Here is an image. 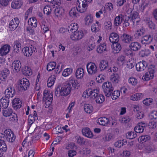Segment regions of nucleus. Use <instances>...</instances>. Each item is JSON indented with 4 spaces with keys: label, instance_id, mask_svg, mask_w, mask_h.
I'll use <instances>...</instances> for the list:
<instances>
[{
    "label": "nucleus",
    "instance_id": "nucleus-34",
    "mask_svg": "<svg viewBox=\"0 0 157 157\" xmlns=\"http://www.w3.org/2000/svg\"><path fill=\"white\" fill-rule=\"evenodd\" d=\"M23 52L24 55L26 56H31L32 53H33L31 48L30 49L28 47H25L24 50H23Z\"/></svg>",
    "mask_w": 157,
    "mask_h": 157
},
{
    "label": "nucleus",
    "instance_id": "nucleus-37",
    "mask_svg": "<svg viewBox=\"0 0 157 157\" xmlns=\"http://www.w3.org/2000/svg\"><path fill=\"white\" fill-rule=\"evenodd\" d=\"M151 139L150 136L148 135L142 136H140L138 139V140L140 141V142H142L143 143L144 142L149 141Z\"/></svg>",
    "mask_w": 157,
    "mask_h": 157
},
{
    "label": "nucleus",
    "instance_id": "nucleus-56",
    "mask_svg": "<svg viewBox=\"0 0 157 157\" xmlns=\"http://www.w3.org/2000/svg\"><path fill=\"white\" fill-rule=\"evenodd\" d=\"M38 119V117H34L32 116L31 115H30L29 116L28 121H29V123L31 124H33L34 121Z\"/></svg>",
    "mask_w": 157,
    "mask_h": 157
},
{
    "label": "nucleus",
    "instance_id": "nucleus-4",
    "mask_svg": "<svg viewBox=\"0 0 157 157\" xmlns=\"http://www.w3.org/2000/svg\"><path fill=\"white\" fill-rule=\"evenodd\" d=\"M102 88L105 96L108 97H110L113 90L111 83L109 82H105L102 85Z\"/></svg>",
    "mask_w": 157,
    "mask_h": 157
},
{
    "label": "nucleus",
    "instance_id": "nucleus-43",
    "mask_svg": "<svg viewBox=\"0 0 157 157\" xmlns=\"http://www.w3.org/2000/svg\"><path fill=\"white\" fill-rule=\"evenodd\" d=\"M85 24L86 25H89L91 24L93 21V18L91 15H88L85 18Z\"/></svg>",
    "mask_w": 157,
    "mask_h": 157
},
{
    "label": "nucleus",
    "instance_id": "nucleus-53",
    "mask_svg": "<svg viewBox=\"0 0 157 157\" xmlns=\"http://www.w3.org/2000/svg\"><path fill=\"white\" fill-rule=\"evenodd\" d=\"M117 60L119 63L123 65L125 61V57L124 56L121 55L118 57Z\"/></svg>",
    "mask_w": 157,
    "mask_h": 157
},
{
    "label": "nucleus",
    "instance_id": "nucleus-40",
    "mask_svg": "<svg viewBox=\"0 0 157 157\" xmlns=\"http://www.w3.org/2000/svg\"><path fill=\"white\" fill-rule=\"evenodd\" d=\"M84 109L85 112L87 113H90L92 112L93 108L91 105L86 104L84 105Z\"/></svg>",
    "mask_w": 157,
    "mask_h": 157
},
{
    "label": "nucleus",
    "instance_id": "nucleus-6",
    "mask_svg": "<svg viewBox=\"0 0 157 157\" xmlns=\"http://www.w3.org/2000/svg\"><path fill=\"white\" fill-rule=\"evenodd\" d=\"M30 84L29 81L26 78H22L19 80L18 88L20 91H25L29 87Z\"/></svg>",
    "mask_w": 157,
    "mask_h": 157
},
{
    "label": "nucleus",
    "instance_id": "nucleus-50",
    "mask_svg": "<svg viewBox=\"0 0 157 157\" xmlns=\"http://www.w3.org/2000/svg\"><path fill=\"white\" fill-rule=\"evenodd\" d=\"M111 94L112 96V97L111 96V97L112 98V99L116 100L120 96V91L119 90H115L113 93L112 92Z\"/></svg>",
    "mask_w": 157,
    "mask_h": 157
},
{
    "label": "nucleus",
    "instance_id": "nucleus-62",
    "mask_svg": "<svg viewBox=\"0 0 157 157\" xmlns=\"http://www.w3.org/2000/svg\"><path fill=\"white\" fill-rule=\"evenodd\" d=\"M149 128L151 129L155 128L157 126V123L154 121L150 122L149 124Z\"/></svg>",
    "mask_w": 157,
    "mask_h": 157
},
{
    "label": "nucleus",
    "instance_id": "nucleus-47",
    "mask_svg": "<svg viewBox=\"0 0 157 157\" xmlns=\"http://www.w3.org/2000/svg\"><path fill=\"white\" fill-rule=\"evenodd\" d=\"M72 69L71 68H67L64 69L62 75L65 77L68 76L72 73Z\"/></svg>",
    "mask_w": 157,
    "mask_h": 157
},
{
    "label": "nucleus",
    "instance_id": "nucleus-2",
    "mask_svg": "<svg viewBox=\"0 0 157 157\" xmlns=\"http://www.w3.org/2000/svg\"><path fill=\"white\" fill-rule=\"evenodd\" d=\"M145 32V30L143 28L139 30H137L135 33L132 36L126 33H124L120 37L121 39H141L144 38L143 39H146L145 38H147L148 39L151 38V35L146 36L144 35V33Z\"/></svg>",
    "mask_w": 157,
    "mask_h": 157
},
{
    "label": "nucleus",
    "instance_id": "nucleus-30",
    "mask_svg": "<svg viewBox=\"0 0 157 157\" xmlns=\"http://www.w3.org/2000/svg\"><path fill=\"white\" fill-rule=\"evenodd\" d=\"M21 71L23 75L25 76H29L32 74L31 69L27 66H25L24 67H22L21 69Z\"/></svg>",
    "mask_w": 157,
    "mask_h": 157
},
{
    "label": "nucleus",
    "instance_id": "nucleus-35",
    "mask_svg": "<svg viewBox=\"0 0 157 157\" xmlns=\"http://www.w3.org/2000/svg\"><path fill=\"white\" fill-rule=\"evenodd\" d=\"M56 78L55 75L49 77L47 80V85L48 87H51L55 82Z\"/></svg>",
    "mask_w": 157,
    "mask_h": 157
},
{
    "label": "nucleus",
    "instance_id": "nucleus-36",
    "mask_svg": "<svg viewBox=\"0 0 157 157\" xmlns=\"http://www.w3.org/2000/svg\"><path fill=\"white\" fill-rule=\"evenodd\" d=\"M37 21L35 18L33 17L29 19L28 23L29 25H30L35 28L37 25Z\"/></svg>",
    "mask_w": 157,
    "mask_h": 157
},
{
    "label": "nucleus",
    "instance_id": "nucleus-60",
    "mask_svg": "<svg viewBox=\"0 0 157 157\" xmlns=\"http://www.w3.org/2000/svg\"><path fill=\"white\" fill-rule=\"evenodd\" d=\"M11 0H0V4L2 6H7L9 2Z\"/></svg>",
    "mask_w": 157,
    "mask_h": 157
},
{
    "label": "nucleus",
    "instance_id": "nucleus-20",
    "mask_svg": "<svg viewBox=\"0 0 157 157\" xmlns=\"http://www.w3.org/2000/svg\"><path fill=\"white\" fill-rule=\"evenodd\" d=\"M21 66V63L20 61L16 60L13 63L12 67L13 68H14V72L17 73L20 71Z\"/></svg>",
    "mask_w": 157,
    "mask_h": 157
},
{
    "label": "nucleus",
    "instance_id": "nucleus-22",
    "mask_svg": "<svg viewBox=\"0 0 157 157\" xmlns=\"http://www.w3.org/2000/svg\"><path fill=\"white\" fill-rule=\"evenodd\" d=\"M22 103L18 98H15L12 101L13 107L16 109H19L21 106Z\"/></svg>",
    "mask_w": 157,
    "mask_h": 157
},
{
    "label": "nucleus",
    "instance_id": "nucleus-52",
    "mask_svg": "<svg viewBox=\"0 0 157 157\" xmlns=\"http://www.w3.org/2000/svg\"><path fill=\"white\" fill-rule=\"evenodd\" d=\"M123 34L121 35L120 36H119L118 35L115 33H111L109 36V39H119V38Z\"/></svg>",
    "mask_w": 157,
    "mask_h": 157
},
{
    "label": "nucleus",
    "instance_id": "nucleus-27",
    "mask_svg": "<svg viewBox=\"0 0 157 157\" xmlns=\"http://www.w3.org/2000/svg\"><path fill=\"white\" fill-rule=\"evenodd\" d=\"M22 5L21 2L19 0H14L11 3V7L14 9L20 8Z\"/></svg>",
    "mask_w": 157,
    "mask_h": 157
},
{
    "label": "nucleus",
    "instance_id": "nucleus-29",
    "mask_svg": "<svg viewBox=\"0 0 157 157\" xmlns=\"http://www.w3.org/2000/svg\"><path fill=\"white\" fill-rule=\"evenodd\" d=\"M97 121L98 123L104 126L106 125L109 122L108 118L105 117H100L98 118Z\"/></svg>",
    "mask_w": 157,
    "mask_h": 157
},
{
    "label": "nucleus",
    "instance_id": "nucleus-44",
    "mask_svg": "<svg viewBox=\"0 0 157 157\" xmlns=\"http://www.w3.org/2000/svg\"><path fill=\"white\" fill-rule=\"evenodd\" d=\"M131 119L128 116L121 117L119 119V121L122 123L126 124L129 122Z\"/></svg>",
    "mask_w": 157,
    "mask_h": 157
},
{
    "label": "nucleus",
    "instance_id": "nucleus-3",
    "mask_svg": "<svg viewBox=\"0 0 157 157\" xmlns=\"http://www.w3.org/2000/svg\"><path fill=\"white\" fill-rule=\"evenodd\" d=\"M78 27V24L75 23L71 24L68 26V31L69 33H73L71 35V38L74 37L75 39H81L84 36V34L82 32L77 31Z\"/></svg>",
    "mask_w": 157,
    "mask_h": 157
},
{
    "label": "nucleus",
    "instance_id": "nucleus-38",
    "mask_svg": "<svg viewBox=\"0 0 157 157\" xmlns=\"http://www.w3.org/2000/svg\"><path fill=\"white\" fill-rule=\"evenodd\" d=\"M78 12L77 11V9L76 8L74 7L70 10L69 12V14L70 16L75 18L77 17V15H78Z\"/></svg>",
    "mask_w": 157,
    "mask_h": 157
},
{
    "label": "nucleus",
    "instance_id": "nucleus-5",
    "mask_svg": "<svg viewBox=\"0 0 157 157\" xmlns=\"http://www.w3.org/2000/svg\"><path fill=\"white\" fill-rule=\"evenodd\" d=\"M155 66L154 65H150L145 73V76H143V79H144L146 81H148L153 78L154 76V73Z\"/></svg>",
    "mask_w": 157,
    "mask_h": 157
},
{
    "label": "nucleus",
    "instance_id": "nucleus-42",
    "mask_svg": "<svg viewBox=\"0 0 157 157\" xmlns=\"http://www.w3.org/2000/svg\"><path fill=\"white\" fill-rule=\"evenodd\" d=\"M0 150L4 152L7 150V146L3 140L0 139Z\"/></svg>",
    "mask_w": 157,
    "mask_h": 157
},
{
    "label": "nucleus",
    "instance_id": "nucleus-13",
    "mask_svg": "<svg viewBox=\"0 0 157 157\" xmlns=\"http://www.w3.org/2000/svg\"><path fill=\"white\" fill-rule=\"evenodd\" d=\"M147 63L143 60L138 63L136 65V70L138 71H142L145 70L148 66Z\"/></svg>",
    "mask_w": 157,
    "mask_h": 157
},
{
    "label": "nucleus",
    "instance_id": "nucleus-49",
    "mask_svg": "<svg viewBox=\"0 0 157 157\" xmlns=\"http://www.w3.org/2000/svg\"><path fill=\"white\" fill-rule=\"evenodd\" d=\"M136 134L134 132L132 131L129 132L128 134H127L126 135L127 138L129 139H133L136 137Z\"/></svg>",
    "mask_w": 157,
    "mask_h": 157
},
{
    "label": "nucleus",
    "instance_id": "nucleus-11",
    "mask_svg": "<svg viewBox=\"0 0 157 157\" xmlns=\"http://www.w3.org/2000/svg\"><path fill=\"white\" fill-rule=\"evenodd\" d=\"M15 93L14 87L12 86H9L5 91V97L10 99V98L13 97Z\"/></svg>",
    "mask_w": 157,
    "mask_h": 157
},
{
    "label": "nucleus",
    "instance_id": "nucleus-18",
    "mask_svg": "<svg viewBox=\"0 0 157 157\" xmlns=\"http://www.w3.org/2000/svg\"><path fill=\"white\" fill-rule=\"evenodd\" d=\"M128 12H129V14L131 15L132 20L133 24H135V21L136 23H137L140 21L139 20L135 21V20L138 18V13L137 12L133 11L132 10L131 8L129 9Z\"/></svg>",
    "mask_w": 157,
    "mask_h": 157
},
{
    "label": "nucleus",
    "instance_id": "nucleus-61",
    "mask_svg": "<svg viewBox=\"0 0 157 157\" xmlns=\"http://www.w3.org/2000/svg\"><path fill=\"white\" fill-rule=\"evenodd\" d=\"M105 26L106 27V28L108 29H111L112 28V24L111 21H106L105 23Z\"/></svg>",
    "mask_w": 157,
    "mask_h": 157
},
{
    "label": "nucleus",
    "instance_id": "nucleus-9",
    "mask_svg": "<svg viewBox=\"0 0 157 157\" xmlns=\"http://www.w3.org/2000/svg\"><path fill=\"white\" fill-rule=\"evenodd\" d=\"M92 99L94 100L97 103L99 104L102 103L105 101L104 96L102 94H99V91L97 89H96Z\"/></svg>",
    "mask_w": 157,
    "mask_h": 157
},
{
    "label": "nucleus",
    "instance_id": "nucleus-17",
    "mask_svg": "<svg viewBox=\"0 0 157 157\" xmlns=\"http://www.w3.org/2000/svg\"><path fill=\"white\" fill-rule=\"evenodd\" d=\"M96 89L92 90L91 89H88L86 90L83 93L82 96L84 98H88L90 97L92 98Z\"/></svg>",
    "mask_w": 157,
    "mask_h": 157
},
{
    "label": "nucleus",
    "instance_id": "nucleus-58",
    "mask_svg": "<svg viewBox=\"0 0 157 157\" xmlns=\"http://www.w3.org/2000/svg\"><path fill=\"white\" fill-rule=\"evenodd\" d=\"M76 151L73 149L68 151V152L69 157H73L76 155Z\"/></svg>",
    "mask_w": 157,
    "mask_h": 157
},
{
    "label": "nucleus",
    "instance_id": "nucleus-12",
    "mask_svg": "<svg viewBox=\"0 0 157 157\" xmlns=\"http://www.w3.org/2000/svg\"><path fill=\"white\" fill-rule=\"evenodd\" d=\"M20 23V21L17 17H15L12 19L9 24V30L10 31L15 30L18 27Z\"/></svg>",
    "mask_w": 157,
    "mask_h": 157
},
{
    "label": "nucleus",
    "instance_id": "nucleus-45",
    "mask_svg": "<svg viewBox=\"0 0 157 157\" xmlns=\"http://www.w3.org/2000/svg\"><path fill=\"white\" fill-rule=\"evenodd\" d=\"M128 83L132 86L136 85L138 83L137 79L133 77H130L128 80Z\"/></svg>",
    "mask_w": 157,
    "mask_h": 157
},
{
    "label": "nucleus",
    "instance_id": "nucleus-8",
    "mask_svg": "<svg viewBox=\"0 0 157 157\" xmlns=\"http://www.w3.org/2000/svg\"><path fill=\"white\" fill-rule=\"evenodd\" d=\"M4 133L5 134V137L7 141L12 143L15 141V136L11 129H8L6 130Z\"/></svg>",
    "mask_w": 157,
    "mask_h": 157
},
{
    "label": "nucleus",
    "instance_id": "nucleus-21",
    "mask_svg": "<svg viewBox=\"0 0 157 157\" xmlns=\"http://www.w3.org/2000/svg\"><path fill=\"white\" fill-rule=\"evenodd\" d=\"M124 16L122 14H121L116 16L114 21V24L116 26H119L124 21Z\"/></svg>",
    "mask_w": 157,
    "mask_h": 157
},
{
    "label": "nucleus",
    "instance_id": "nucleus-26",
    "mask_svg": "<svg viewBox=\"0 0 157 157\" xmlns=\"http://www.w3.org/2000/svg\"><path fill=\"white\" fill-rule=\"evenodd\" d=\"M10 102L9 99L3 97L0 100V102L2 104L4 109L7 108L8 107Z\"/></svg>",
    "mask_w": 157,
    "mask_h": 157
},
{
    "label": "nucleus",
    "instance_id": "nucleus-48",
    "mask_svg": "<svg viewBox=\"0 0 157 157\" xmlns=\"http://www.w3.org/2000/svg\"><path fill=\"white\" fill-rule=\"evenodd\" d=\"M119 77L117 74H114L111 78V81L114 83H118L119 81Z\"/></svg>",
    "mask_w": 157,
    "mask_h": 157
},
{
    "label": "nucleus",
    "instance_id": "nucleus-1",
    "mask_svg": "<svg viewBox=\"0 0 157 157\" xmlns=\"http://www.w3.org/2000/svg\"><path fill=\"white\" fill-rule=\"evenodd\" d=\"M77 80H75L72 78H70L69 81L66 82L60 91V96H67L71 93L73 88H78V84L76 83Z\"/></svg>",
    "mask_w": 157,
    "mask_h": 157
},
{
    "label": "nucleus",
    "instance_id": "nucleus-57",
    "mask_svg": "<svg viewBox=\"0 0 157 157\" xmlns=\"http://www.w3.org/2000/svg\"><path fill=\"white\" fill-rule=\"evenodd\" d=\"M150 118L151 119H156L157 118V111H152L150 115Z\"/></svg>",
    "mask_w": 157,
    "mask_h": 157
},
{
    "label": "nucleus",
    "instance_id": "nucleus-54",
    "mask_svg": "<svg viewBox=\"0 0 157 157\" xmlns=\"http://www.w3.org/2000/svg\"><path fill=\"white\" fill-rule=\"evenodd\" d=\"M123 52L124 54L126 56L130 55L131 56H133V54L132 50L131 49L125 48Z\"/></svg>",
    "mask_w": 157,
    "mask_h": 157
},
{
    "label": "nucleus",
    "instance_id": "nucleus-24",
    "mask_svg": "<svg viewBox=\"0 0 157 157\" xmlns=\"http://www.w3.org/2000/svg\"><path fill=\"white\" fill-rule=\"evenodd\" d=\"M99 67L101 71H105L108 67V61L104 60L101 61L99 63Z\"/></svg>",
    "mask_w": 157,
    "mask_h": 157
},
{
    "label": "nucleus",
    "instance_id": "nucleus-15",
    "mask_svg": "<svg viewBox=\"0 0 157 157\" xmlns=\"http://www.w3.org/2000/svg\"><path fill=\"white\" fill-rule=\"evenodd\" d=\"M112 43V47L113 51L114 53L116 54L119 52L121 50V48L120 44L118 42V41H111V40H109Z\"/></svg>",
    "mask_w": 157,
    "mask_h": 157
},
{
    "label": "nucleus",
    "instance_id": "nucleus-16",
    "mask_svg": "<svg viewBox=\"0 0 157 157\" xmlns=\"http://www.w3.org/2000/svg\"><path fill=\"white\" fill-rule=\"evenodd\" d=\"M10 46L8 44H5L0 49V56H2L7 55L10 50Z\"/></svg>",
    "mask_w": 157,
    "mask_h": 157
},
{
    "label": "nucleus",
    "instance_id": "nucleus-63",
    "mask_svg": "<svg viewBox=\"0 0 157 157\" xmlns=\"http://www.w3.org/2000/svg\"><path fill=\"white\" fill-rule=\"evenodd\" d=\"M107 10L111 11L113 9V4L110 2L107 3L105 6Z\"/></svg>",
    "mask_w": 157,
    "mask_h": 157
},
{
    "label": "nucleus",
    "instance_id": "nucleus-55",
    "mask_svg": "<svg viewBox=\"0 0 157 157\" xmlns=\"http://www.w3.org/2000/svg\"><path fill=\"white\" fill-rule=\"evenodd\" d=\"M11 117L9 118V121H17L18 120V117L17 114L15 113H12V115H11Z\"/></svg>",
    "mask_w": 157,
    "mask_h": 157
},
{
    "label": "nucleus",
    "instance_id": "nucleus-14",
    "mask_svg": "<svg viewBox=\"0 0 157 157\" xmlns=\"http://www.w3.org/2000/svg\"><path fill=\"white\" fill-rule=\"evenodd\" d=\"M147 126V124L145 123L142 122H139L135 127L134 130L135 132L137 133H142L143 132L144 128H145Z\"/></svg>",
    "mask_w": 157,
    "mask_h": 157
},
{
    "label": "nucleus",
    "instance_id": "nucleus-59",
    "mask_svg": "<svg viewBox=\"0 0 157 157\" xmlns=\"http://www.w3.org/2000/svg\"><path fill=\"white\" fill-rule=\"evenodd\" d=\"M153 100L150 98H146L143 101V103L146 105H149L152 102Z\"/></svg>",
    "mask_w": 157,
    "mask_h": 157
},
{
    "label": "nucleus",
    "instance_id": "nucleus-33",
    "mask_svg": "<svg viewBox=\"0 0 157 157\" xmlns=\"http://www.w3.org/2000/svg\"><path fill=\"white\" fill-rule=\"evenodd\" d=\"M151 53L149 49H144L141 50L139 52V55L141 57L148 56Z\"/></svg>",
    "mask_w": 157,
    "mask_h": 157
},
{
    "label": "nucleus",
    "instance_id": "nucleus-31",
    "mask_svg": "<svg viewBox=\"0 0 157 157\" xmlns=\"http://www.w3.org/2000/svg\"><path fill=\"white\" fill-rule=\"evenodd\" d=\"M13 113V111L11 108H5L2 110V113L3 116L7 117L10 116Z\"/></svg>",
    "mask_w": 157,
    "mask_h": 157
},
{
    "label": "nucleus",
    "instance_id": "nucleus-19",
    "mask_svg": "<svg viewBox=\"0 0 157 157\" xmlns=\"http://www.w3.org/2000/svg\"><path fill=\"white\" fill-rule=\"evenodd\" d=\"M82 132L83 135L88 138H91L93 137V134L88 128L86 127L83 128Z\"/></svg>",
    "mask_w": 157,
    "mask_h": 157
},
{
    "label": "nucleus",
    "instance_id": "nucleus-41",
    "mask_svg": "<svg viewBox=\"0 0 157 157\" xmlns=\"http://www.w3.org/2000/svg\"><path fill=\"white\" fill-rule=\"evenodd\" d=\"M143 96L141 93H137L133 95L131 97V99L133 101H137L140 100Z\"/></svg>",
    "mask_w": 157,
    "mask_h": 157
},
{
    "label": "nucleus",
    "instance_id": "nucleus-10",
    "mask_svg": "<svg viewBox=\"0 0 157 157\" xmlns=\"http://www.w3.org/2000/svg\"><path fill=\"white\" fill-rule=\"evenodd\" d=\"M81 0H78L77 3L76 8L77 9V11L81 13H83L86 11L88 6L86 4H85Z\"/></svg>",
    "mask_w": 157,
    "mask_h": 157
},
{
    "label": "nucleus",
    "instance_id": "nucleus-25",
    "mask_svg": "<svg viewBox=\"0 0 157 157\" xmlns=\"http://www.w3.org/2000/svg\"><path fill=\"white\" fill-rule=\"evenodd\" d=\"M129 47L132 50L137 51L140 48L141 46L140 44L138 42H133L130 44Z\"/></svg>",
    "mask_w": 157,
    "mask_h": 157
},
{
    "label": "nucleus",
    "instance_id": "nucleus-46",
    "mask_svg": "<svg viewBox=\"0 0 157 157\" xmlns=\"http://www.w3.org/2000/svg\"><path fill=\"white\" fill-rule=\"evenodd\" d=\"M63 13V10L62 8H57L55 10V13L57 17H60Z\"/></svg>",
    "mask_w": 157,
    "mask_h": 157
},
{
    "label": "nucleus",
    "instance_id": "nucleus-64",
    "mask_svg": "<svg viewBox=\"0 0 157 157\" xmlns=\"http://www.w3.org/2000/svg\"><path fill=\"white\" fill-rule=\"evenodd\" d=\"M61 140V137L60 136H58L55 139V140L53 141L52 144L55 145H56L59 143Z\"/></svg>",
    "mask_w": 157,
    "mask_h": 157
},
{
    "label": "nucleus",
    "instance_id": "nucleus-39",
    "mask_svg": "<svg viewBox=\"0 0 157 157\" xmlns=\"http://www.w3.org/2000/svg\"><path fill=\"white\" fill-rule=\"evenodd\" d=\"M56 65V62H50L49 63L47 66V69L48 71H51L55 68V67Z\"/></svg>",
    "mask_w": 157,
    "mask_h": 157
},
{
    "label": "nucleus",
    "instance_id": "nucleus-7",
    "mask_svg": "<svg viewBox=\"0 0 157 157\" xmlns=\"http://www.w3.org/2000/svg\"><path fill=\"white\" fill-rule=\"evenodd\" d=\"M86 67L89 74L93 75L97 72V67L94 63L90 62L86 64Z\"/></svg>",
    "mask_w": 157,
    "mask_h": 157
},
{
    "label": "nucleus",
    "instance_id": "nucleus-51",
    "mask_svg": "<svg viewBox=\"0 0 157 157\" xmlns=\"http://www.w3.org/2000/svg\"><path fill=\"white\" fill-rule=\"evenodd\" d=\"M52 11V8L49 6H47L44 8V13L47 15H49Z\"/></svg>",
    "mask_w": 157,
    "mask_h": 157
},
{
    "label": "nucleus",
    "instance_id": "nucleus-28",
    "mask_svg": "<svg viewBox=\"0 0 157 157\" xmlns=\"http://www.w3.org/2000/svg\"><path fill=\"white\" fill-rule=\"evenodd\" d=\"M84 75V69L82 68L78 69L75 72V76L77 79H81Z\"/></svg>",
    "mask_w": 157,
    "mask_h": 157
},
{
    "label": "nucleus",
    "instance_id": "nucleus-32",
    "mask_svg": "<svg viewBox=\"0 0 157 157\" xmlns=\"http://www.w3.org/2000/svg\"><path fill=\"white\" fill-rule=\"evenodd\" d=\"M107 51L108 50L106 49V44L105 43L100 44V45L98 47L97 49V52L98 53H101L104 51Z\"/></svg>",
    "mask_w": 157,
    "mask_h": 157
},
{
    "label": "nucleus",
    "instance_id": "nucleus-23",
    "mask_svg": "<svg viewBox=\"0 0 157 157\" xmlns=\"http://www.w3.org/2000/svg\"><path fill=\"white\" fill-rule=\"evenodd\" d=\"M53 95L52 93H49L48 91L46 90H44L43 92V100L45 101L47 100H53Z\"/></svg>",
    "mask_w": 157,
    "mask_h": 157
}]
</instances>
